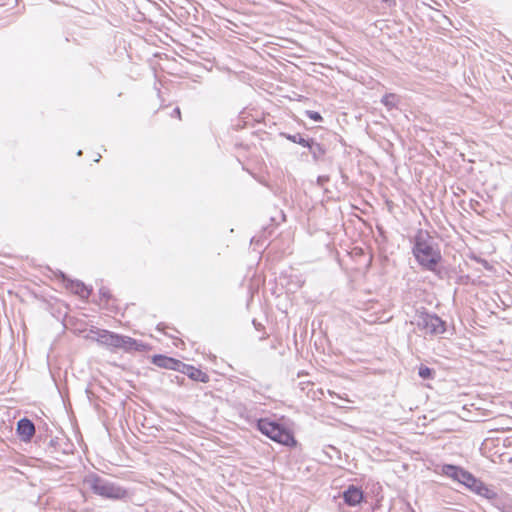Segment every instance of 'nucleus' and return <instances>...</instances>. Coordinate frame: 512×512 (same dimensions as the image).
<instances>
[{"mask_svg": "<svg viewBox=\"0 0 512 512\" xmlns=\"http://www.w3.org/2000/svg\"><path fill=\"white\" fill-rule=\"evenodd\" d=\"M324 179H325L324 177H319V178H318V181H319V182H322V181H324Z\"/></svg>", "mask_w": 512, "mask_h": 512, "instance_id": "nucleus-22", "label": "nucleus"}, {"mask_svg": "<svg viewBox=\"0 0 512 512\" xmlns=\"http://www.w3.org/2000/svg\"><path fill=\"white\" fill-rule=\"evenodd\" d=\"M280 136L286 138L287 140H289L293 143H297L303 147H306L310 140V139L304 138L300 133L288 134V133L282 132V133H280Z\"/></svg>", "mask_w": 512, "mask_h": 512, "instance_id": "nucleus-14", "label": "nucleus"}, {"mask_svg": "<svg viewBox=\"0 0 512 512\" xmlns=\"http://www.w3.org/2000/svg\"><path fill=\"white\" fill-rule=\"evenodd\" d=\"M17 433L22 441H30L35 434V425L28 418H22L17 423Z\"/></svg>", "mask_w": 512, "mask_h": 512, "instance_id": "nucleus-7", "label": "nucleus"}, {"mask_svg": "<svg viewBox=\"0 0 512 512\" xmlns=\"http://www.w3.org/2000/svg\"><path fill=\"white\" fill-rule=\"evenodd\" d=\"M460 484L469 488L471 491L484 496L486 498H493L495 493L489 489L482 481L478 480L474 477L470 472L463 469L460 474V479L458 481Z\"/></svg>", "mask_w": 512, "mask_h": 512, "instance_id": "nucleus-6", "label": "nucleus"}, {"mask_svg": "<svg viewBox=\"0 0 512 512\" xmlns=\"http://www.w3.org/2000/svg\"><path fill=\"white\" fill-rule=\"evenodd\" d=\"M381 103L385 105L389 110H391L397 107L399 103V97L393 93L385 94L381 99Z\"/></svg>", "mask_w": 512, "mask_h": 512, "instance_id": "nucleus-15", "label": "nucleus"}, {"mask_svg": "<svg viewBox=\"0 0 512 512\" xmlns=\"http://www.w3.org/2000/svg\"><path fill=\"white\" fill-rule=\"evenodd\" d=\"M258 430L269 437L271 440L289 446L295 444V439L292 433L274 421H270L268 419H260L257 422Z\"/></svg>", "mask_w": 512, "mask_h": 512, "instance_id": "nucleus-4", "label": "nucleus"}, {"mask_svg": "<svg viewBox=\"0 0 512 512\" xmlns=\"http://www.w3.org/2000/svg\"><path fill=\"white\" fill-rule=\"evenodd\" d=\"M463 468L451 464H445L441 468V472L443 475L452 478L455 481H459L460 474L462 473Z\"/></svg>", "mask_w": 512, "mask_h": 512, "instance_id": "nucleus-12", "label": "nucleus"}, {"mask_svg": "<svg viewBox=\"0 0 512 512\" xmlns=\"http://www.w3.org/2000/svg\"><path fill=\"white\" fill-rule=\"evenodd\" d=\"M172 116H177L178 118L181 117V112H180V109L178 107H176L174 110H173V114Z\"/></svg>", "mask_w": 512, "mask_h": 512, "instance_id": "nucleus-20", "label": "nucleus"}, {"mask_svg": "<svg viewBox=\"0 0 512 512\" xmlns=\"http://www.w3.org/2000/svg\"><path fill=\"white\" fill-rule=\"evenodd\" d=\"M305 114L308 118H310L311 120H313L315 122H320L323 119L321 114L317 111L307 110L305 112Z\"/></svg>", "mask_w": 512, "mask_h": 512, "instance_id": "nucleus-17", "label": "nucleus"}, {"mask_svg": "<svg viewBox=\"0 0 512 512\" xmlns=\"http://www.w3.org/2000/svg\"><path fill=\"white\" fill-rule=\"evenodd\" d=\"M83 484L93 493L109 499H121L127 494L122 487L106 480L96 473H89L84 477Z\"/></svg>", "mask_w": 512, "mask_h": 512, "instance_id": "nucleus-3", "label": "nucleus"}, {"mask_svg": "<svg viewBox=\"0 0 512 512\" xmlns=\"http://www.w3.org/2000/svg\"><path fill=\"white\" fill-rule=\"evenodd\" d=\"M179 371H181L183 374H186L190 379L194 381H199L202 383H207L209 381V376L205 372L195 368L192 365L181 362Z\"/></svg>", "mask_w": 512, "mask_h": 512, "instance_id": "nucleus-9", "label": "nucleus"}, {"mask_svg": "<svg viewBox=\"0 0 512 512\" xmlns=\"http://www.w3.org/2000/svg\"><path fill=\"white\" fill-rule=\"evenodd\" d=\"M434 374H435L434 370L429 368V367H427V366H425V365H421L419 367L418 375L422 379H432Z\"/></svg>", "mask_w": 512, "mask_h": 512, "instance_id": "nucleus-16", "label": "nucleus"}, {"mask_svg": "<svg viewBox=\"0 0 512 512\" xmlns=\"http://www.w3.org/2000/svg\"><path fill=\"white\" fill-rule=\"evenodd\" d=\"M306 147L309 149V152L315 161L320 160L326 152L324 147L314 141V139H310Z\"/></svg>", "mask_w": 512, "mask_h": 512, "instance_id": "nucleus-11", "label": "nucleus"}, {"mask_svg": "<svg viewBox=\"0 0 512 512\" xmlns=\"http://www.w3.org/2000/svg\"><path fill=\"white\" fill-rule=\"evenodd\" d=\"M99 292L102 295V297H104V298H109L110 297L108 291H106L104 288H101Z\"/></svg>", "mask_w": 512, "mask_h": 512, "instance_id": "nucleus-19", "label": "nucleus"}, {"mask_svg": "<svg viewBox=\"0 0 512 512\" xmlns=\"http://www.w3.org/2000/svg\"><path fill=\"white\" fill-rule=\"evenodd\" d=\"M412 253L417 263L424 270L431 272H435L442 259L434 238L423 229H419L413 238Z\"/></svg>", "mask_w": 512, "mask_h": 512, "instance_id": "nucleus-1", "label": "nucleus"}, {"mask_svg": "<svg viewBox=\"0 0 512 512\" xmlns=\"http://www.w3.org/2000/svg\"><path fill=\"white\" fill-rule=\"evenodd\" d=\"M363 498V491L355 485L348 486V488L343 492L344 502L349 506H356L360 504Z\"/></svg>", "mask_w": 512, "mask_h": 512, "instance_id": "nucleus-8", "label": "nucleus"}, {"mask_svg": "<svg viewBox=\"0 0 512 512\" xmlns=\"http://www.w3.org/2000/svg\"><path fill=\"white\" fill-rule=\"evenodd\" d=\"M153 363L162 368L171 369L175 371L180 370L181 361L164 355H156L153 357Z\"/></svg>", "mask_w": 512, "mask_h": 512, "instance_id": "nucleus-10", "label": "nucleus"}, {"mask_svg": "<svg viewBox=\"0 0 512 512\" xmlns=\"http://www.w3.org/2000/svg\"><path fill=\"white\" fill-rule=\"evenodd\" d=\"M384 3L388 4L389 6H391L392 4H395V0H382Z\"/></svg>", "mask_w": 512, "mask_h": 512, "instance_id": "nucleus-21", "label": "nucleus"}, {"mask_svg": "<svg viewBox=\"0 0 512 512\" xmlns=\"http://www.w3.org/2000/svg\"><path fill=\"white\" fill-rule=\"evenodd\" d=\"M411 323L429 335H440L446 331V323L438 315L425 311L417 312Z\"/></svg>", "mask_w": 512, "mask_h": 512, "instance_id": "nucleus-5", "label": "nucleus"}, {"mask_svg": "<svg viewBox=\"0 0 512 512\" xmlns=\"http://www.w3.org/2000/svg\"><path fill=\"white\" fill-rule=\"evenodd\" d=\"M81 154H82V151H81V150H79V151L77 152V155H81Z\"/></svg>", "mask_w": 512, "mask_h": 512, "instance_id": "nucleus-23", "label": "nucleus"}, {"mask_svg": "<svg viewBox=\"0 0 512 512\" xmlns=\"http://www.w3.org/2000/svg\"><path fill=\"white\" fill-rule=\"evenodd\" d=\"M96 341L111 349H120L124 352L144 351L146 345L129 336L120 335L108 330H99L96 333Z\"/></svg>", "mask_w": 512, "mask_h": 512, "instance_id": "nucleus-2", "label": "nucleus"}, {"mask_svg": "<svg viewBox=\"0 0 512 512\" xmlns=\"http://www.w3.org/2000/svg\"><path fill=\"white\" fill-rule=\"evenodd\" d=\"M16 2H17V0H0V6L7 5V6L13 7V6H15Z\"/></svg>", "mask_w": 512, "mask_h": 512, "instance_id": "nucleus-18", "label": "nucleus"}, {"mask_svg": "<svg viewBox=\"0 0 512 512\" xmlns=\"http://www.w3.org/2000/svg\"><path fill=\"white\" fill-rule=\"evenodd\" d=\"M71 290L82 298H88L91 290H89L84 283L80 281H72L70 285Z\"/></svg>", "mask_w": 512, "mask_h": 512, "instance_id": "nucleus-13", "label": "nucleus"}]
</instances>
